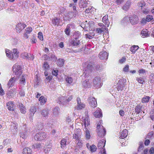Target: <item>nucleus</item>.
Segmentation results:
<instances>
[{"label":"nucleus","mask_w":154,"mask_h":154,"mask_svg":"<svg viewBox=\"0 0 154 154\" xmlns=\"http://www.w3.org/2000/svg\"><path fill=\"white\" fill-rule=\"evenodd\" d=\"M102 121H100L97 125V132L98 135L101 137H104L106 134V131L105 128L101 125Z\"/></svg>","instance_id":"f257e3e1"},{"label":"nucleus","mask_w":154,"mask_h":154,"mask_svg":"<svg viewBox=\"0 0 154 154\" xmlns=\"http://www.w3.org/2000/svg\"><path fill=\"white\" fill-rule=\"evenodd\" d=\"M83 122L85 128V132L86 133V138L88 139H89L90 137V135L89 131L86 128V126H88L90 125V121H89V118L87 116L84 118L83 119Z\"/></svg>","instance_id":"f03ea898"},{"label":"nucleus","mask_w":154,"mask_h":154,"mask_svg":"<svg viewBox=\"0 0 154 154\" xmlns=\"http://www.w3.org/2000/svg\"><path fill=\"white\" fill-rule=\"evenodd\" d=\"M47 137V134L43 132H40L36 133L34 137V139L37 141L45 139Z\"/></svg>","instance_id":"7ed1b4c3"},{"label":"nucleus","mask_w":154,"mask_h":154,"mask_svg":"<svg viewBox=\"0 0 154 154\" xmlns=\"http://www.w3.org/2000/svg\"><path fill=\"white\" fill-rule=\"evenodd\" d=\"M43 57L45 60L50 61L52 62L55 61L57 59V58L55 56L52 54H45Z\"/></svg>","instance_id":"20e7f679"},{"label":"nucleus","mask_w":154,"mask_h":154,"mask_svg":"<svg viewBox=\"0 0 154 154\" xmlns=\"http://www.w3.org/2000/svg\"><path fill=\"white\" fill-rule=\"evenodd\" d=\"M13 71L15 75L18 76L20 75L22 73L20 66L16 64L13 67Z\"/></svg>","instance_id":"39448f33"},{"label":"nucleus","mask_w":154,"mask_h":154,"mask_svg":"<svg viewBox=\"0 0 154 154\" xmlns=\"http://www.w3.org/2000/svg\"><path fill=\"white\" fill-rule=\"evenodd\" d=\"M100 78L99 77H95L93 81L94 86L97 88H100L102 86Z\"/></svg>","instance_id":"423d86ee"},{"label":"nucleus","mask_w":154,"mask_h":154,"mask_svg":"<svg viewBox=\"0 0 154 154\" xmlns=\"http://www.w3.org/2000/svg\"><path fill=\"white\" fill-rule=\"evenodd\" d=\"M26 27V25L24 23H18L17 25L15 28L16 32L18 33H20Z\"/></svg>","instance_id":"0eeeda50"},{"label":"nucleus","mask_w":154,"mask_h":154,"mask_svg":"<svg viewBox=\"0 0 154 154\" xmlns=\"http://www.w3.org/2000/svg\"><path fill=\"white\" fill-rule=\"evenodd\" d=\"M129 20L132 25L136 24L138 22V17L136 15H134L130 17Z\"/></svg>","instance_id":"6e6552de"},{"label":"nucleus","mask_w":154,"mask_h":154,"mask_svg":"<svg viewBox=\"0 0 154 154\" xmlns=\"http://www.w3.org/2000/svg\"><path fill=\"white\" fill-rule=\"evenodd\" d=\"M89 104L92 107H96L97 106V103L96 99L94 97H90L88 99Z\"/></svg>","instance_id":"1a4fd4ad"},{"label":"nucleus","mask_w":154,"mask_h":154,"mask_svg":"<svg viewBox=\"0 0 154 154\" xmlns=\"http://www.w3.org/2000/svg\"><path fill=\"white\" fill-rule=\"evenodd\" d=\"M17 79L14 77L11 78L7 83V85L8 88H9L13 86L16 82Z\"/></svg>","instance_id":"9d476101"},{"label":"nucleus","mask_w":154,"mask_h":154,"mask_svg":"<svg viewBox=\"0 0 154 154\" xmlns=\"http://www.w3.org/2000/svg\"><path fill=\"white\" fill-rule=\"evenodd\" d=\"M77 105L76 107L77 109H81L85 108V104L81 103V99L80 98L78 97L77 99Z\"/></svg>","instance_id":"9b49d317"},{"label":"nucleus","mask_w":154,"mask_h":154,"mask_svg":"<svg viewBox=\"0 0 154 154\" xmlns=\"http://www.w3.org/2000/svg\"><path fill=\"white\" fill-rule=\"evenodd\" d=\"M72 98V96H70L66 100L65 99V97H61L59 98V100H60V103L64 104L65 103L69 102L71 101Z\"/></svg>","instance_id":"f8f14e48"},{"label":"nucleus","mask_w":154,"mask_h":154,"mask_svg":"<svg viewBox=\"0 0 154 154\" xmlns=\"http://www.w3.org/2000/svg\"><path fill=\"white\" fill-rule=\"evenodd\" d=\"M26 76L23 74L20 78L19 84L20 86H24L26 84Z\"/></svg>","instance_id":"ddd939ff"},{"label":"nucleus","mask_w":154,"mask_h":154,"mask_svg":"<svg viewBox=\"0 0 154 154\" xmlns=\"http://www.w3.org/2000/svg\"><path fill=\"white\" fill-rule=\"evenodd\" d=\"M108 54L106 51L100 52L99 54V57L101 60L105 59L106 60L108 57Z\"/></svg>","instance_id":"4468645a"},{"label":"nucleus","mask_w":154,"mask_h":154,"mask_svg":"<svg viewBox=\"0 0 154 154\" xmlns=\"http://www.w3.org/2000/svg\"><path fill=\"white\" fill-rule=\"evenodd\" d=\"M80 43L81 42L80 40L77 38L72 40L70 42L71 44L73 46H77L80 45Z\"/></svg>","instance_id":"2eb2a0df"},{"label":"nucleus","mask_w":154,"mask_h":154,"mask_svg":"<svg viewBox=\"0 0 154 154\" xmlns=\"http://www.w3.org/2000/svg\"><path fill=\"white\" fill-rule=\"evenodd\" d=\"M32 28L30 27L26 28L25 29V32L24 35V37L26 39L28 38L29 37L28 34H29L32 31Z\"/></svg>","instance_id":"dca6fc26"},{"label":"nucleus","mask_w":154,"mask_h":154,"mask_svg":"<svg viewBox=\"0 0 154 154\" xmlns=\"http://www.w3.org/2000/svg\"><path fill=\"white\" fill-rule=\"evenodd\" d=\"M106 140L104 139H102L100 140L98 144L97 147L99 149H102L104 148L106 143Z\"/></svg>","instance_id":"f3484780"},{"label":"nucleus","mask_w":154,"mask_h":154,"mask_svg":"<svg viewBox=\"0 0 154 154\" xmlns=\"http://www.w3.org/2000/svg\"><path fill=\"white\" fill-rule=\"evenodd\" d=\"M94 115L96 118H100L102 116V113L101 112L100 109L98 108L97 110L94 112Z\"/></svg>","instance_id":"a211bd4d"},{"label":"nucleus","mask_w":154,"mask_h":154,"mask_svg":"<svg viewBox=\"0 0 154 154\" xmlns=\"http://www.w3.org/2000/svg\"><path fill=\"white\" fill-rule=\"evenodd\" d=\"M120 134L119 138H124L127 136L128 134V131L127 130L125 129L120 132Z\"/></svg>","instance_id":"6ab92c4d"},{"label":"nucleus","mask_w":154,"mask_h":154,"mask_svg":"<svg viewBox=\"0 0 154 154\" xmlns=\"http://www.w3.org/2000/svg\"><path fill=\"white\" fill-rule=\"evenodd\" d=\"M73 138L76 140L80 139L81 138V132L80 129H78L77 132L73 134Z\"/></svg>","instance_id":"aec40b11"},{"label":"nucleus","mask_w":154,"mask_h":154,"mask_svg":"<svg viewBox=\"0 0 154 154\" xmlns=\"http://www.w3.org/2000/svg\"><path fill=\"white\" fill-rule=\"evenodd\" d=\"M7 106L8 109L11 111H13L14 109L13 108L14 104L12 101H9L7 103Z\"/></svg>","instance_id":"412c9836"},{"label":"nucleus","mask_w":154,"mask_h":154,"mask_svg":"<svg viewBox=\"0 0 154 154\" xmlns=\"http://www.w3.org/2000/svg\"><path fill=\"white\" fill-rule=\"evenodd\" d=\"M18 106H19L20 111L21 113L23 114H25L26 112V111L25 106L22 103H19Z\"/></svg>","instance_id":"4be33fe9"},{"label":"nucleus","mask_w":154,"mask_h":154,"mask_svg":"<svg viewBox=\"0 0 154 154\" xmlns=\"http://www.w3.org/2000/svg\"><path fill=\"white\" fill-rule=\"evenodd\" d=\"M102 21L106 25H107V27H108L109 26L110 22L108 19V15H106L103 17Z\"/></svg>","instance_id":"5701e85b"},{"label":"nucleus","mask_w":154,"mask_h":154,"mask_svg":"<svg viewBox=\"0 0 154 154\" xmlns=\"http://www.w3.org/2000/svg\"><path fill=\"white\" fill-rule=\"evenodd\" d=\"M79 5L80 8H84L87 6V3L85 0H81L79 3Z\"/></svg>","instance_id":"b1692460"},{"label":"nucleus","mask_w":154,"mask_h":154,"mask_svg":"<svg viewBox=\"0 0 154 154\" xmlns=\"http://www.w3.org/2000/svg\"><path fill=\"white\" fill-rule=\"evenodd\" d=\"M131 2L130 1H127L123 5L122 8L125 11H127L130 8Z\"/></svg>","instance_id":"393cba45"},{"label":"nucleus","mask_w":154,"mask_h":154,"mask_svg":"<svg viewBox=\"0 0 154 154\" xmlns=\"http://www.w3.org/2000/svg\"><path fill=\"white\" fill-rule=\"evenodd\" d=\"M60 109L59 107H56L53 109V113L55 116H57L59 113Z\"/></svg>","instance_id":"a878e982"},{"label":"nucleus","mask_w":154,"mask_h":154,"mask_svg":"<svg viewBox=\"0 0 154 154\" xmlns=\"http://www.w3.org/2000/svg\"><path fill=\"white\" fill-rule=\"evenodd\" d=\"M48 111L47 109H43L41 112V114L44 117L46 118L48 114Z\"/></svg>","instance_id":"bb28decb"},{"label":"nucleus","mask_w":154,"mask_h":154,"mask_svg":"<svg viewBox=\"0 0 154 154\" xmlns=\"http://www.w3.org/2000/svg\"><path fill=\"white\" fill-rule=\"evenodd\" d=\"M32 150L31 149L28 148H25L23 149V154H31Z\"/></svg>","instance_id":"cd10ccee"},{"label":"nucleus","mask_w":154,"mask_h":154,"mask_svg":"<svg viewBox=\"0 0 154 154\" xmlns=\"http://www.w3.org/2000/svg\"><path fill=\"white\" fill-rule=\"evenodd\" d=\"M30 132L28 131H26L24 133H22L20 134V137L23 139H26L29 135Z\"/></svg>","instance_id":"c85d7f7f"},{"label":"nucleus","mask_w":154,"mask_h":154,"mask_svg":"<svg viewBox=\"0 0 154 154\" xmlns=\"http://www.w3.org/2000/svg\"><path fill=\"white\" fill-rule=\"evenodd\" d=\"M47 99L43 96H41L39 99V101L41 105L44 104L46 102Z\"/></svg>","instance_id":"c756f323"},{"label":"nucleus","mask_w":154,"mask_h":154,"mask_svg":"<svg viewBox=\"0 0 154 154\" xmlns=\"http://www.w3.org/2000/svg\"><path fill=\"white\" fill-rule=\"evenodd\" d=\"M142 36L143 38H145L146 37H147L149 35V33H148V30L147 29L143 30L141 31Z\"/></svg>","instance_id":"7c9ffc66"},{"label":"nucleus","mask_w":154,"mask_h":154,"mask_svg":"<svg viewBox=\"0 0 154 154\" xmlns=\"http://www.w3.org/2000/svg\"><path fill=\"white\" fill-rule=\"evenodd\" d=\"M64 60L62 59H59L57 61V65L60 67L62 66L64 64Z\"/></svg>","instance_id":"2f4dec72"},{"label":"nucleus","mask_w":154,"mask_h":154,"mask_svg":"<svg viewBox=\"0 0 154 154\" xmlns=\"http://www.w3.org/2000/svg\"><path fill=\"white\" fill-rule=\"evenodd\" d=\"M36 111V108L34 106L31 107L30 109V114L31 116H33Z\"/></svg>","instance_id":"473e14b6"},{"label":"nucleus","mask_w":154,"mask_h":154,"mask_svg":"<svg viewBox=\"0 0 154 154\" xmlns=\"http://www.w3.org/2000/svg\"><path fill=\"white\" fill-rule=\"evenodd\" d=\"M139 48V47L137 45H133L131 48L130 51L133 54H134Z\"/></svg>","instance_id":"72a5a7b5"},{"label":"nucleus","mask_w":154,"mask_h":154,"mask_svg":"<svg viewBox=\"0 0 154 154\" xmlns=\"http://www.w3.org/2000/svg\"><path fill=\"white\" fill-rule=\"evenodd\" d=\"M150 97L149 96H145L143 97L141 101L142 103H147L149 101Z\"/></svg>","instance_id":"f704fd0d"},{"label":"nucleus","mask_w":154,"mask_h":154,"mask_svg":"<svg viewBox=\"0 0 154 154\" xmlns=\"http://www.w3.org/2000/svg\"><path fill=\"white\" fill-rule=\"evenodd\" d=\"M66 140L65 139H63L60 142L61 147L63 148L66 145Z\"/></svg>","instance_id":"c9c22d12"},{"label":"nucleus","mask_w":154,"mask_h":154,"mask_svg":"<svg viewBox=\"0 0 154 154\" xmlns=\"http://www.w3.org/2000/svg\"><path fill=\"white\" fill-rule=\"evenodd\" d=\"M83 85L85 87H89L90 84L89 81L85 80L83 83Z\"/></svg>","instance_id":"e433bc0d"},{"label":"nucleus","mask_w":154,"mask_h":154,"mask_svg":"<svg viewBox=\"0 0 154 154\" xmlns=\"http://www.w3.org/2000/svg\"><path fill=\"white\" fill-rule=\"evenodd\" d=\"M97 149L96 146L94 145H92L89 146V150L92 152H95Z\"/></svg>","instance_id":"4c0bfd02"},{"label":"nucleus","mask_w":154,"mask_h":154,"mask_svg":"<svg viewBox=\"0 0 154 154\" xmlns=\"http://www.w3.org/2000/svg\"><path fill=\"white\" fill-rule=\"evenodd\" d=\"M52 22L54 25H58L59 24V20L57 18H56L52 20Z\"/></svg>","instance_id":"58836bf2"},{"label":"nucleus","mask_w":154,"mask_h":154,"mask_svg":"<svg viewBox=\"0 0 154 154\" xmlns=\"http://www.w3.org/2000/svg\"><path fill=\"white\" fill-rule=\"evenodd\" d=\"M137 81L139 83L143 84L144 82V81L143 79L141 77H137L136 78Z\"/></svg>","instance_id":"ea45409f"},{"label":"nucleus","mask_w":154,"mask_h":154,"mask_svg":"<svg viewBox=\"0 0 154 154\" xmlns=\"http://www.w3.org/2000/svg\"><path fill=\"white\" fill-rule=\"evenodd\" d=\"M147 138L150 139L154 138V134L153 132L151 131L147 135Z\"/></svg>","instance_id":"a19ab883"},{"label":"nucleus","mask_w":154,"mask_h":154,"mask_svg":"<svg viewBox=\"0 0 154 154\" xmlns=\"http://www.w3.org/2000/svg\"><path fill=\"white\" fill-rule=\"evenodd\" d=\"M125 80L124 79H120L118 81L117 83L118 85H125Z\"/></svg>","instance_id":"79ce46f5"},{"label":"nucleus","mask_w":154,"mask_h":154,"mask_svg":"<svg viewBox=\"0 0 154 154\" xmlns=\"http://www.w3.org/2000/svg\"><path fill=\"white\" fill-rule=\"evenodd\" d=\"M14 93H13V91L11 90L10 91H8L7 93V97L9 98H10L11 97L13 96H14Z\"/></svg>","instance_id":"37998d69"},{"label":"nucleus","mask_w":154,"mask_h":154,"mask_svg":"<svg viewBox=\"0 0 154 154\" xmlns=\"http://www.w3.org/2000/svg\"><path fill=\"white\" fill-rule=\"evenodd\" d=\"M66 82L68 83H72L73 81V79L72 77H67L65 79Z\"/></svg>","instance_id":"c03bdc74"},{"label":"nucleus","mask_w":154,"mask_h":154,"mask_svg":"<svg viewBox=\"0 0 154 154\" xmlns=\"http://www.w3.org/2000/svg\"><path fill=\"white\" fill-rule=\"evenodd\" d=\"M11 58L12 60H14L17 58L18 57V54H17L11 53Z\"/></svg>","instance_id":"a18cd8bd"},{"label":"nucleus","mask_w":154,"mask_h":154,"mask_svg":"<svg viewBox=\"0 0 154 154\" xmlns=\"http://www.w3.org/2000/svg\"><path fill=\"white\" fill-rule=\"evenodd\" d=\"M44 69L48 70L49 69V65L48 64V63L47 62H45L43 65Z\"/></svg>","instance_id":"49530a36"},{"label":"nucleus","mask_w":154,"mask_h":154,"mask_svg":"<svg viewBox=\"0 0 154 154\" xmlns=\"http://www.w3.org/2000/svg\"><path fill=\"white\" fill-rule=\"evenodd\" d=\"M52 76L51 75H49L46 77V79L45 80V81L46 82H49L52 79Z\"/></svg>","instance_id":"de8ad7c7"},{"label":"nucleus","mask_w":154,"mask_h":154,"mask_svg":"<svg viewBox=\"0 0 154 154\" xmlns=\"http://www.w3.org/2000/svg\"><path fill=\"white\" fill-rule=\"evenodd\" d=\"M69 26L68 25L66 29L65 30V33L68 35H69L70 33V29H69Z\"/></svg>","instance_id":"09e8293b"},{"label":"nucleus","mask_w":154,"mask_h":154,"mask_svg":"<svg viewBox=\"0 0 154 154\" xmlns=\"http://www.w3.org/2000/svg\"><path fill=\"white\" fill-rule=\"evenodd\" d=\"M98 25L101 27L102 29H103V30H106L107 28H106V26L104 25L103 23H99Z\"/></svg>","instance_id":"8fccbe9b"},{"label":"nucleus","mask_w":154,"mask_h":154,"mask_svg":"<svg viewBox=\"0 0 154 154\" xmlns=\"http://www.w3.org/2000/svg\"><path fill=\"white\" fill-rule=\"evenodd\" d=\"M80 35V33L79 31H77L75 32L74 35V38H77L78 39L79 38V37Z\"/></svg>","instance_id":"3c124183"},{"label":"nucleus","mask_w":154,"mask_h":154,"mask_svg":"<svg viewBox=\"0 0 154 154\" xmlns=\"http://www.w3.org/2000/svg\"><path fill=\"white\" fill-rule=\"evenodd\" d=\"M146 18L147 20L146 21H147L148 22L150 21L153 19L152 16L150 15H148L147 16Z\"/></svg>","instance_id":"603ef678"},{"label":"nucleus","mask_w":154,"mask_h":154,"mask_svg":"<svg viewBox=\"0 0 154 154\" xmlns=\"http://www.w3.org/2000/svg\"><path fill=\"white\" fill-rule=\"evenodd\" d=\"M28 54L27 53H23L21 54V57L24 59H28Z\"/></svg>","instance_id":"864d4df0"},{"label":"nucleus","mask_w":154,"mask_h":154,"mask_svg":"<svg viewBox=\"0 0 154 154\" xmlns=\"http://www.w3.org/2000/svg\"><path fill=\"white\" fill-rule=\"evenodd\" d=\"M5 53L6 54V56L9 58H11V53L9 52V50L8 49H6L5 50Z\"/></svg>","instance_id":"5fc2aeb1"},{"label":"nucleus","mask_w":154,"mask_h":154,"mask_svg":"<svg viewBox=\"0 0 154 154\" xmlns=\"http://www.w3.org/2000/svg\"><path fill=\"white\" fill-rule=\"evenodd\" d=\"M124 87L125 85H118L117 89L118 91H122L123 89V88Z\"/></svg>","instance_id":"6e6d98bb"},{"label":"nucleus","mask_w":154,"mask_h":154,"mask_svg":"<svg viewBox=\"0 0 154 154\" xmlns=\"http://www.w3.org/2000/svg\"><path fill=\"white\" fill-rule=\"evenodd\" d=\"M135 110L136 112L139 113L140 112V111L141 110L140 106L137 105L135 108Z\"/></svg>","instance_id":"4d7b16f0"},{"label":"nucleus","mask_w":154,"mask_h":154,"mask_svg":"<svg viewBox=\"0 0 154 154\" xmlns=\"http://www.w3.org/2000/svg\"><path fill=\"white\" fill-rule=\"evenodd\" d=\"M38 37L41 40L43 39V34L42 32H39L38 34Z\"/></svg>","instance_id":"13d9d810"},{"label":"nucleus","mask_w":154,"mask_h":154,"mask_svg":"<svg viewBox=\"0 0 154 154\" xmlns=\"http://www.w3.org/2000/svg\"><path fill=\"white\" fill-rule=\"evenodd\" d=\"M145 3L144 2H140L138 3V6L140 7H142L145 6Z\"/></svg>","instance_id":"bf43d9fd"},{"label":"nucleus","mask_w":154,"mask_h":154,"mask_svg":"<svg viewBox=\"0 0 154 154\" xmlns=\"http://www.w3.org/2000/svg\"><path fill=\"white\" fill-rule=\"evenodd\" d=\"M139 145L140 146L139 147L138 150V151H140V150L142 149L143 148V147L144 146L143 144V142H140Z\"/></svg>","instance_id":"052dcab7"},{"label":"nucleus","mask_w":154,"mask_h":154,"mask_svg":"<svg viewBox=\"0 0 154 154\" xmlns=\"http://www.w3.org/2000/svg\"><path fill=\"white\" fill-rule=\"evenodd\" d=\"M96 30L97 33L99 34H101L105 30H103V29H102L101 28H98L96 29Z\"/></svg>","instance_id":"680f3d73"},{"label":"nucleus","mask_w":154,"mask_h":154,"mask_svg":"<svg viewBox=\"0 0 154 154\" xmlns=\"http://www.w3.org/2000/svg\"><path fill=\"white\" fill-rule=\"evenodd\" d=\"M129 66L128 65H126L123 68V71L125 72H128L129 70Z\"/></svg>","instance_id":"e2e57ef3"},{"label":"nucleus","mask_w":154,"mask_h":154,"mask_svg":"<svg viewBox=\"0 0 154 154\" xmlns=\"http://www.w3.org/2000/svg\"><path fill=\"white\" fill-rule=\"evenodd\" d=\"M58 71L57 70H54L52 72V74L53 75L57 76L58 75Z\"/></svg>","instance_id":"0e129e2a"},{"label":"nucleus","mask_w":154,"mask_h":154,"mask_svg":"<svg viewBox=\"0 0 154 154\" xmlns=\"http://www.w3.org/2000/svg\"><path fill=\"white\" fill-rule=\"evenodd\" d=\"M76 143H77V145L79 146V147H80V146L82 144L81 140H80V139L76 140Z\"/></svg>","instance_id":"69168bd1"},{"label":"nucleus","mask_w":154,"mask_h":154,"mask_svg":"<svg viewBox=\"0 0 154 154\" xmlns=\"http://www.w3.org/2000/svg\"><path fill=\"white\" fill-rule=\"evenodd\" d=\"M51 147H47L44 150V151L45 153H47L50 151L51 149Z\"/></svg>","instance_id":"338daca9"},{"label":"nucleus","mask_w":154,"mask_h":154,"mask_svg":"<svg viewBox=\"0 0 154 154\" xmlns=\"http://www.w3.org/2000/svg\"><path fill=\"white\" fill-rule=\"evenodd\" d=\"M147 20L146 18H143L142 19L141 21V23L143 25H145L146 24L147 22Z\"/></svg>","instance_id":"774afa93"}]
</instances>
